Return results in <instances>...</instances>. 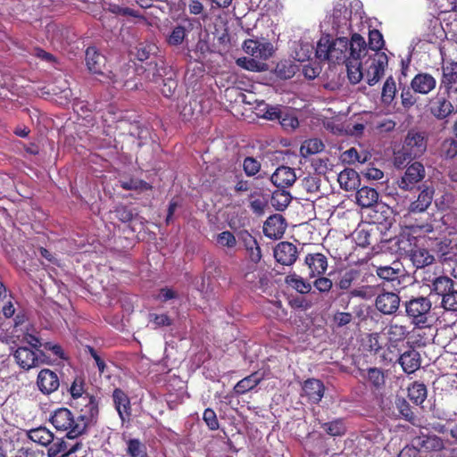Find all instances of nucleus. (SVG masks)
Returning <instances> with one entry per match:
<instances>
[{
    "label": "nucleus",
    "mask_w": 457,
    "mask_h": 457,
    "mask_svg": "<svg viewBox=\"0 0 457 457\" xmlns=\"http://www.w3.org/2000/svg\"><path fill=\"white\" fill-rule=\"evenodd\" d=\"M203 420L210 430L219 429L220 423L213 409L206 408L203 414Z\"/></svg>",
    "instance_id": "nucleus-57"
},
{
    "label": "nucleus",
    "mask_w": 457,
    "mask_h": 457,
    "mask_svg": "<svg viewBox=\"0 0 457 457\" xmlns=\"http://www.w3.org/2000/svg\"><path fill=\"white\" fill-rule=\"evenodd\" d=\"M269 120H278L286 131H293L299 126L297 116H259Z\"/></svg>",
    "instance_id": "nucleus-46"
},
{
    "label": "nucleus",
    "mask_w": 457,
    "mask_h": 457,
    "mask_svg": "<svg viewBox=\"0 0 457 457\" xmlns=\"http://www.w3.org/2000/svg\"><path fill=\"white\" fill-rule=\"evenodd\" d=\"M411 260L417 269L426 270V267L432 264L435 258L432 254H430L428 250L425 248H417L411 250Z\"/></svg>",
    "instance_id": "nucleus-33"
},
{
    "label": "nucleus",
    "mask_w": 457,
    "mask_h": 457,
    "mask_svg": "<svg viewBox=\"0 0 457 457\" xmlns=\"http://www.w3.org/2000/svg\"><path fill=\"white\" fill-rule=\"evenodd\" d=\"M405 316L411 324L417 328H424L431 326L433 319L432 301L428 296L411 295L403 301Z\"/></svg>",
    "instance_id": "nucleus-1"
},
{
    "label": "nucleus",
    "mask_w": 457,
    "mask_h": 457,
    "mask_svg": "<svg viewBox=\"0 0 457 457\" xmlns=\"http://www.w3.org/2000/svg\"><path fill=\"white\" fill-rule=\"evenodd\" d=\"M359 274H360L359 271L356 270H353V269L345 271L340 277L337 285L338 286V287L340 289L346 290V289L350 288L353 282L357 279V278L359 277Z\"/></svg>",
    "instance_id": "nucleus-52"
},
{
    "label": "nucleus",
    "mask_w": 457,
    "mask_h": 457,
    "mask_svg": "<svg viewBox=\"0 0 457 457\" xmlns=\"http://www.w3.org/2000/svg\"><path fill=\"white\" fill-rule=\"evenodd\" d=\"M337 181L341 188L351 191L359 185V175L353 169H345L338 174Z\"/></svg>",
    "instance_id": "nucleus-35"
},
{
    "label": "nucleus",
    "mask_w": 457,
    "mask_h": 457,
    "mask_svg": "<svg viewBox=\"0 0 457 457\" xmlns=\"http://www.w3.org/2000/svg\"><path fill=\"white\" fill-rule=\"evenodd\" d=\"M27 436L31 441L43 446H48L54 442V436L50 429L42 426L29 429Z\"/></svg>",
    "instance_id": "nucleus-30"
},
{
    "label": "nucleus",
    "mask_w": 457,
    "mask_h": 457,
    "mask_svg": "<svg viewBox=\"0 0 457 457\" xmlns=\"http://www.w3.org/2000/svg\"><path fill=\"white\" fill-rule=\"evenodd\" d=\"M249 208L251 211L258 215H263L266 207L268 206V199L267 197L261 192L254 191L252 192L249 196Z\"/></svg>",
    "instance_id": "nucleus-36"
},
{
    "label": "nucleus",
    "mask_w": 457,
    "mask_h": 457,
    "mask_svg": "<svg viewBox=\"0 0 457 457\" xmlns=\"http://www.w3.org/2000/svg\"><path fill=\"white\" fill-rule=\"evenodd\" d=\"M398 362L405 373L412 374L420 367V355L412 348L402 353Z\"/></svg>",
    "instance_id": "nucleus-26"
},
{
    "label": "nucleus",
    "mask_w": 457,
    "mask_h": 457,
    "mask_svg": "<svg viewBox=\"0 0 457 457\" xmlns=\"http://www.w3.org/2000/svg\"><path fill=\"white\" fill-rule=\"evenodd\" d=\"M372 230L373 228H370V225L359 226L353 232L356 244L362 248L371 245L373 237Z\"/></svg>",
    "instance_id": "nucleus-40"
},
{
    "label": "nucleus",
    "mask_w": 457,
    "mask_h": 457,
    "mask_svg": "<svg viewBox=\"0 0 457 457\" xmlns=\"http://www.w3.org/2000/svg\"><path fill=\"white\" fill-rule=\"evenodd\" d=\"M359 374L361 378L366 379L370 385L375 389H381L386 383L385 374L381 369L368 368L359 369Z\"/></svg>",
    "instance_id": "nucleus-27"
},
{
    "label": "nucleus",
    "mask_w": 457,
    "mask_h": 457,
    "mask_svg": "<svg viewBox=\"0 0 457 457\" xmlns=\"http://www.w3.org/2000/svg\"><path fill=\"white\" fill-rule=\"evenodd\" d=\"M112 401L116 411L122 421L131 416V403L129 395L120 388H115L112 392Z\"/></svg>",
    "instance_id": "nucleus-20"
},
{
    "label": "nucleus",
    "mask_w": 457,
    "mask_h": 457,
    "mask_svg": "<svg viewBox=\"0 0 457 457\" xmlns=\"http://www.w3.org/2000/svg\"><path fill=\"white\" fill-rule=\"evenodd\" d=\"M154 48L155 46L153 45L139 44L137 47L136 56L141 62L145 61L150 57Z\"/></svg>",
    "instance_id": "nucleus-63"
},
{
    "label": "nucleus",
    "mask_w": 457,
    "mask_h": 457,
    "mask_svg": "<svg viewBox=\"0 0 457 457\" xmlns=\"http://www.w3.org/2000/svg\"><path fill=\"white\" fill-rule=\"evenodd\" d=\"M343 116H324L322 120L324 128L334 135L337 136H361L364 130V125L356 123L352 125L348 121L342 120Z\"/></svg>",
    "instance_id": "nucleus-7"
},
{
    "label": "nucleus",
    "mask_w": 457,
    "mask_h": 457,
    "mask_svg": "<svg viewBox=\"0 0 457 457\" xmlns=\"http://www.w3.org/2000/svg\"><path fill=\"white\" fill-rule=\"evenodd\" d=\"M12 356L16 364L24 370L40 366L44 363H48V357L44 351L39 353L30 349L29 346H19L13 352Z\"/></svg>",
    "instance_id": "nucleus-8"
},
{
    "label": "nucleus",
    "mask_w": 457,
    "mask_h": 457,
    "mask_svg": "<svg viewBox=\"0 0 457 457\" xmlns=\"http://www.w3.org/2000/svg\"><path fill=\"white\" fill-rule=\"evenodd\" d=\"M115 217L121 222L127 223L133 220L134 212L126 205L117 206L114 210Z\"/></svg>",
    "instance_id": "nucleus-60"
},
{
    "label": "nucleus",
    "mask_w": 457,
    "mask_h": 457,
    "mask_svg": "<svg viewBox=\"0 0 457 457\" xmlns=\"http://www.w3.org/2000/svg\"><path fill=\"white\" fill-rule=\"evenodd\" d=\"M441 156L445 159H453L457 156V140L453 138L445 139L440 146Z\"/></svg>",
    "instance_id": "nucleus-49"
},
{
    "label": "nucleus",
    "mask_w": 457,
    "mask_h": 457,
    "mask_svg": "<svg viewBox=\"0 0 457 457\" xmlns=\"http://www.w3.org/2000/svg\"><path fill=\"white\" fill-rule=\"evenodd\" d=\"M320 427L331 436H342L345 435L347 430L345 420L341 418L329 422H324Z\"/></svg>",
    "instance_id": "nucleus-43"
},
{
    "label": "nucleus",
    "mask_w": 457,
    "mask_h": 457,
    "mask_svg": "<svg viewBox=\"0 0 457 457\" xmlns=\"http://www.w3.org/2000/svg\"><path fill=\"white\" fill-rule=\"evenodd\" d=\"M376 272L380 278L386 281H394L399 278L400 270L386 265L377 267Z\"/></svg>",
    "instance_id": "nucleus-50"
},
{
    "label": "nucleus",
    "mask_w": 457,
    "mask_h": 457,
    "mask_svg": "<svg viewBox=\"0 0 457 457\" xmlns=\"http://www.w3.org/2000/svg\"><path fill=\"white\" fill-rule=\"evenodd\" d=\"M304 262L309 268L311 278L325 274L328 269V258L320 253H308Z\"/></svg>",
    "instance_id": "nucleus-22"
},
{
    "label": "nucleus",
    "mask_w": 457,
    "mask_h": 457,
    "mask_svg": "<svg viewBox=\"0 0 457 457\" xmlns=\"http://www.w3.org/2000/svg\"><path fill=\"white\" fill-rule=\"evenodd\" d=\"M286 282L301 294H307L312 289L311 284L296 274L287 276Z\"/></svg>",
    "instance_id": "nucleus-47"
},
{
    "label": "nucleus",
    "mask_w": 457,
    "mask_h": 457,
    "mask_svg": "<svg viewBox=\"0 0 457 457\" xmlns=\"http://www.w3.org/2000/svg\"><path fill=\"white\" fill-rule=\"evenodd\" d=\"M387 63L388 58L384 52L375 51L370 53L369 57L362 62L361 68H360L361 80L365 79L370 86L376 85L385 75Z\"/></svg>",
    "instance_id": "nucleus-5"
},
{
    "label": "nucleus",
    "mask_w": 457,
    "mask_h": 457,
    "mask_svg": "<svg viewBox=\"0 0 457 457\" xmlns=\"http://www.w3.org/2000/svg\"><path fill=\"white\" fill-rule=\"evenodd\" d=\"M384 46L382 34L378 29H373L369 33V49L370 53L380 51Z\"/></svg>",
    "instance_id": "nucleus-54"
},
{
    "label": "nucleus",
    "mask_w": 457,
    "mask_h": 457,
    "mask_svg": "<svg viewBox=\"0 0 457 457\" xmlns=\"http://www.w3.org/2000/svg\"><path fill=\"white\" fill-rule=\"evenodd\" d=\"M457 80V62H452L446 67H444L443 80L442 82L447 85Z\"/></svg>",
    "instance_id": "nucleus-59"
},
{
    "label": "nucleus",
    "mask_w": 457,
    "mask_h": 457,
    "mask_svg": "<svg viewBox=\"0 0 457 457\" xmlns=\"http://www.w3.org/2000/svg\"><path fill=\"white\" fill-rule=\"evenodd\" d=\"M120 187L125 190L144 192L152 189V186L143 179L129 178L120 181Z\"/></svg>",
    "instance_id": "nucleus-45"
},
{
    "label": "nucleus",
    "mask_w": 457,
    "mask_h": 457,
    "mask_svg": "<svg viewBox=\"0 0 457 457\" xmlns=\"http://www.w3.org/2000/svg\"><path fill=\"white\" fill-rule=\"evenodd\" d=\"M436 85V79L428 73H419L417 74L411 82L412 90L420 94H428L431 92Z\"/></svg>",
    "instance_id": "nucleus-25"
},
{
    "label": "nucleus",
    "mask_w": 457,
    "mask_h": 457,
    "mask_svg": "<svg viewBox=\"0 0 457 457\" xmlns=\"http://www.w3.org/2000/svg\"><path fill=\"white\" fill-rule=\"evenodd\" d=\"M186 29L183 26H176L173 28L170 36L167 38V42L170 46H179L182 44L186 37Z\"/></svg>",
    "instance_id": "nucleus-55"
},
{
    "label": "nucleus",
    "mask_w": 457,
    "mask_h": 457,
    "mask_svg": "<svg viewBox=\"0 0 457 457\" xmlns=\"http://www.w3.org/2000/svg\"><path fill=\"white\" fill-rule=\"evenodd\" d=\"M347 51L348 39L346 37L333 39L329 35H324L317 43L315 54L320 61H328L332 63L346 62Z\"/></svg>",
    "instance_id": "nucleus-3"
},
{
    "label": "nucleus",
    "mask_w": 457,
    "mask_h": 457,
    "mask_svg": "<svg viewBox=\"0 0 457 457\" xmlns=\"http://www.w3.org/2000/svg\"><path fill=\"white\" fill-rule=\"evenodd\" d=\"M441 307L447 312H457V288L454 287L441 301Z\"/></svg>",
    "instance_id": "nucleus-51"
},
{
    "label": "nucleus",
    "mask_w": 457,
    "mask_h": 457,
    "mask_svg": "<svg viewBox=\"0 0 457 457\" xmlns=\"http://www.w3.org/2000/svg\"><path fill=\"white\" fill-rule=\"evenodd\" d=\"M94 420L86 417L85 414H79L74 416L71 414V421L70 422V428H67L66 437L69 439H77L87 432L88 426Z\"/></svg>",
    "instance_id": "nucleus-23"
},
{
    "label": "nucleus",
    "mask_w": 457,
    "mask_h": 457,
    "mask_svg": "<svg viewBox=\"0 0 457 457\" xmlns=\"http://www.w3.org/2000/svg\"><path fill=\"white\" fill-rule=\"evenodd\" d=\"M412 443L419 447L420 451L440 452L445 449L444 440L436 435H422L412 439Z\"/></svg>",
    "instance_id": "nucleus-21"
},
{
    "label": "nucleus",
    "mask_w": 457,
    "mask_h": 457,
    "mask_svg": "<svg viewBox=\"0 0 457 457\" xmlns=\"http://www.w3.org/2000/svg\"><path fill=\"white\" fill-rule=\"evenodd\" d=\"M276 261L287 266H291L295 262L298 257L297 247L290 242L282 241L278 243L273 251Z\"/></svg>",
    "instance_id": "nucleus-15"
},
{
    "label": "nucleus",
    "mask_w": 457,
    "mask_h": 457,
    "mask_svg": "<svg viewBox=\"0 0 457 457\" xmlns=\"http://www.w3.org/2000/svg\"><path fill=\"white\" fill-rule=\"evenodd\" d=\"M433 428L438 433L449 434L452 439V445H453L450 452L451 457H457V422L453 423V425L449 423L448 427L445 424L437 423Z\"/></svg>",
    "instance_id": "nucleus-41"
},
{
    "label": "nucleus",
    "mask_w": 457,
    "mask_h": 457,
    "mask_svg": "<svg viewBox=\"0 0 457 457\" xmlns=\"http://www.w3.org/2000/svg\"><path fill=\"white\" fill-rule=\"evenodd\" d=\"M295 170L287 166H280L276 169L270 177V181L278 188H287L295 182Z\"/></svg>",
    "instance_id": "nucleus-19"
},
{
    "label": "nucleus",
    "mask_w": 457,
    "mask_h": 457,
    "mask_svg": "<svg viewBox=\"0 0 457 457\" xmlns=\"http://www.w3.org/2000/svg\"><path fill=\"white\" fill-rule=\"evenodd\" d=\"M425 177V168L418 162L411 164L404 174L397 181L398 187L403 190H412Z\"/></svg>",
    "instance_id": "nucleus-9"
},
{
    "label": "nucleus",
    "mask_w": 457,
    "mask_h": 457,
    "mask_svg": "<svg viewBox=\"0 0 457 457\" xmlns=\"http://www.w3.org/2000/svg\"><path fill=\"white\" fill-rule=\"evenodd\" d=\"M408 397L416 405L424 403L427 398V387L423 383L414 382L408 387Z\"/></svg>",
    "instance_id": "nucleus-42"
},
{
    "label": "nucleus",
    "mask_w": 457,
    "mask_h": 457,
    "mask_svg": "<svg viewBox=\"0 0 457 457\" xmlns=\"http://www.w3.org/2000/svg\"><path fill=\"white\" fill-rule=\"evenodd\" d=\"M82 443L76 441L74 444L67 443L63 437L54 438L48 445L47 456L48 457H74V454L82 449ZM77 457V456H75Z\"/></svg>",
    "instance_id": "nucleus-10"
},
{
    "label": "nucleus",
    "mask_w": 457,
    "mask_h": 457,
    "mask_svg": "<svg viewBox=\"0 0 457 457\" xmlns=\"http://www.w3.org/2000/svg\"><path fill=\"white\" fill-rule=\"evenodd\" d=\"M434 192L435 190L432 187H425L419 194L418 198L411 204V212H425L432 203Z\"/></svg>",
    "instance_id": "nucleus-28"
},
{
    "label": "nucleus",
    "mask_w": 457,
    "mask_h": 457,
    "mask_svg": "<svg viewBox=\"0 0 457 457\" xmlns=\"http://www.w3.org/2000/svg\"><path fill=\"white\" fill-rule=\"evenodd\" d=\"M286 228L287 222L283 216L280 214H273L264 222L263 233L270 239H279L283 237Z\"/></svg>",
    "instance_id": "nucleus-16"
},
{
    "label": "nucleus",
    "mask_w": 457,
    "mask_h": 457,
    "mask_svg": "<svg viewBox=\"0 0 457 457\" xmlns=\"http://www.w3.org/2000/svg\"><path fill=\"white\" fill-rule=\"evenodd\" d=\"M427 149L425 136L413 129L410 130L405 137L403 147L395 154V164L401 166L404 162H411L421 156Z\"/></svg>",
    "instance_id": "nucleus-4"
},
{
    "label": "nucleus",
    "mask_w": 457,
    "mask_h": 457,
    "mask_svg": "<svg viewBox=\"0 0 457 457\" xmlns=\"http://www.w3.org/2000/svg\"><path fill=\"white\" fill-rule=\"evenodd\" d=\"M285 189L278 188V190L272 193L270 203L278 211L285 210L292 200L290 193Z\"/></svg>",
    "instance_id": "nucleus-39"
},
{
    "label": "nucleus",
    "mask_w": 457,
    "mask_h": 457,
    "mask_svg": "<svg viewBox=\"0 0 457 457\" xmlns=\"http://www.w3.org/2000/svg\"><path fill=\"white\" fill-rule=\"evenodd\" d=\"M297 70L298 68L295 64L291 62L283 61L277 64L275 71L280 79H288L294 77Z\"/></svg>",
    "instance_id": "nucleus-48"
},
{
    "label": "nucleus",
    "mask_w": 457,
    "mask_h": 457,
    "mask_svg": "<svg viewBox=\"0 0 457 457\" xmlns=\"http://www.w3.org/2000/svg\"><path fill=\"white\" fill-rule=\"evenodd\" d=\"M451 100L450 87L447 90L446 96L445 94H438L430 101V109L433 113L438 114H453L454 112L453 104Z\"/></svg>",
    "instance_id": "nucleus-24"
},
{
    "label": "nucleus",
    "mask_w": 457,
    "mask_h": 457,
    "mask_svg": "<svg viewBox=\"0 0 457 457\" xmlns=\"http://www.w3.org/2000/svg\"><path fill=\"white\" fill-rule=\"evenodd\" d=\"M71 395L73 398L81 396L86 394L85 391V380L81 377H76L70 387Z\"/></svg>",
    "instance_id": "nucleus-61"
},
{
    "label": "nucleus",
    "mask_w": 457,
    "mask_h": 457,
    "mask_svg": "<svg viewBox=\"0 0 457 457\" xmlns=\"http://www.w3.org/2000/svg\"><path fill=\"white\" fill-rule=\"evenodd\" d=\"M126 442V453L129 457H149L146 445L138 438H129Z\"/></svg>",
    "instance_id": "nucleus-37"
},
{
    "label": "nucleus",
    "mask_w": 457,
    "mask_h": 457,
    "mask_svg": "<svg viewBox=\"0 0 457 457\" xmlns=\"http://www.w3.org/2000/svg\"><path fill=\"white\" fill-rule=\"evenodd\" d=\"M302 390V396H306L312 403H319L324 395L325 386L320 379L308 378L303 382Z\"/></svg>",
    "instance_id": "nucleus-18"
},
{
    "label": "nucleus",
    "mask_w": 457,
    "mask_h": 457,
    "mask_svg": "<svg viewBox=\"0 0 457 457\" xmlns=\"http://www.w3.org/2000/svg\"><path fill=\"white\" fill-rule=\"evenodd\" d=\"M386 328L388 340L393 344L403 341L409 334L408 328L398 323L390 322Z\"/></svg>",
    "instance_id": "nucleus-38"
},
{
    "label": "nucleus",
    "mask_w": 457,
    "mask_h": 457,
    "mask_svg": "<svg viewBox=\"0 0 457 457\" xmlns=\"http://www.w3.org/2000/svg\"><path fill=\"white\" fill-rule=\"evenodd\" d=\"M104 57L95 47H88L86 51V64L92 73H102L104 65Z\"/></svg>",
    "instance_id": "nucleus-32"
},
{
    "label": "nucleus",
    "mask_w": 457,
    "mask_h": 457,
    "mask_svg": "<svg viewBox=\"0 0 457 457\" xmlns=\"http://www.w3.org/2000/svg\"><path fill=\"white\" fill-rule=\"evenodd\" d=\"M324 149V144L320 139L313 138L305 140L300 148L302 156L307 157L308 155L315 154Z\"/></svg>",
    "instance_id": "nucleus-44"
},
{
    "label": "nucleus",
    "mask_w": 457,
    "mask_h": 457,
    "mask_svg": "<svg viewBox=\"0 0 457 457\" xmlns=\"http://www.w3.org/2000/svg\"><path fill=\"white\" fill-rule=\"evenodd\" d=\"M37 385L43 394L49 395L58 389L60 381L54 371L49 369H43L37 375Z\"/></svg>",
    "instance_id": "nucleus-17"
},
{
    "label": "nucleus",
    "mask_w": 457,
    "mask_h": 457,
    "mask_svg": "<svg viewBox=\"0 0 457 457\" xmlns=\"http://www.w3.org/2000/svg\"><path fill=\"white\" fill-rule=\"evenodd\" d=\"M396 92L395 82L392 77L386 79L382 88L381 97L383 102L390 103Z\"/></svg>",
    "instance_id": "nucleus-53"
},
{
    "label": "nucleus",
    "mask_w": 457,
    "mask_h": 457,
    "mask_svg": "<svg viewBox=\"0 0 457 457\" xmlns=\"http://www.w3.org/2000/svg\"><path fill=\"white\" fill-rule=\"evenodd\" d=\"M397 409L402 417H403L408 421H413L415 419V414L411 410L410 404L406 402V400L402 399L397 402Z\"/></svg>",
    "instance_id": "nucleus-62"
},
{
    "label": "nucleus",
    "mask_w": 457,
    "mask_h": 457,
    "mask_svg": "<svg viewBox=\"0 0 457 457\" xmlns=\"http://www.w3.org/2000/svg\"><path fill=\"white\" fill-rule=\"evenodd\" d=\"M245 173L249 176L256 175L261 170V163L253 157H245L243 162Z\"/></svg>",
    "instance_id": "nucleus-56"
},
{
    "label": "nucleus",
    "mask_w": 457,
    "mask_h": 457,
    "mask_svg": "<svg viewBox=\"0 0 457 457\" xmlns=\"http://www.w3.org/2000/svg\"><path fill=\"white\" fill-rule=\"evenodd\" d=\"M239 242H241L247 253L251 262L257 264L262 258L261 247L256 238L248 230H240L237 233Z\"/></svg>",
    "instance_id": "nucleus-14"
},
{
    "label": "nucleus",
    "mask_w": 457,
    "mask_h": 457,
    "mask_svg": "<svg viewBox=\"0 0 457 457\" xmlns=\"http://www.w3.org/2000/svg\"><path fill=\"white\" fill-rule=\"evenodd\" d=\"M378 200V193L370 187H362L356 193L357 204L362 208H369L375 205Z\"/></svg>",
    "instance_id": "nucleus-31"
},
{
    "label": "nucleus",
    "mask_w": 457,
    "mask_h": 457,
    "mask_svg": "<svg viewBox=\"0 0 457 457\" xmlns=\"http://www.w3.org/2000/svg\"><path fill=\"white\" fill-rule=\"evenodd\" d=\"M400 296L394 292H382L375 300V306L384 315L395 314L400 307Z\"/></svg>",
    "instance_id": "nucleus-12"
},
{
    "label": "nucleus",
    "mask_w": 457,
    "mask_h": 457,
    "mask_svg": "<svg viewBox=\"0 0 457 457\" xmlns=\"http://www.w3.org/2000/svg\"><path fill=\"white\" fill-rule=\"evenodd\" d=\"M13 457H45V453L43 451L22 447L16 452Z\"/></svg>",
    "instance_id": "nucleus-64"
},
{
    "label": "nucleus",
    "mask_w": 457,
    "mask_h": 457,
    "mask_svg": "<svg viewBox=\"0 0 457 457\" xmlns=\"http://www.w3.org/2000/svg\"><path fill=\"white\" fill-rule=\"evenodd\" d=\"M349 55H346L347 76L351 83L357 84L361 81V73L360 68L362 65V58H368L370 51L367 47L366 41L359 34H353L348 40Z\"/></svg>",
    "instance_id": "nucleus-2"
},
{
    "label": "nucleus",
    "mask_w": 457,
    "mask_h": 457,
    "mask_svg": "<svg viewBox=\"0 0 457 457\" xmlns=\"http://www.w3.org/2000/svg\"><path fill=\"white\" fill-rule=\"evenodd\" d=\"M420 275L421 281L429 287L430 294L441 296L442 299L456 286V283L451 278L438 275L430 271V270H421Z\"/></svg>",
    "instance_id": "nucleus-6"
},
{
    "label": "nucleus",
    "mask_w": 457,
    "mask_h": 457,
    "mask_svg": "<svg viewBox=\"0 0 457 457\" xmlns=\"http://www.w3.org/2000/svg\"><path fill=\"white\" fill-rule=\"evenodd\" d=\"M263 377L258 372H253L251 375L239 380L234 386V391L237 395H244L257 386L262 380Z\"/></svg>",
    "instance_id": "nucleus-34"
},
{
    "label": "nucleus",
    "mask_w": 457,
    "mask_h": 457,
    "mask_svg": "<svg viewBox=\"0 0 457 457\" xmlns=\"http://www.w3.org/2000/svg\"><path fill=\"white\" fill-rule=\"evenodd\" d=\"M71 411L68 408H59L55 410L50 417V421L58 431L66 432L70 428L71 421Z\"/></svg>",
    "instance_id": "nucleus-29"
},
{
    "label": "nucleus",
    "mask_w": 457,
    "mask_h": 457,
    "mask_svg": "<svg viewBox=\"0 0 457 457\" xmlns=\"http://www.w3.org/2000/svg\"><path fill=\"white\" fill-rule=\"evenodd\" d=\"M243 48L246 54L264 61L271 57L274 52V47L271 43L255 39L245 40Z\"/></svg>",
    "instance_id": "nucleus-13"
},
{
    "label": "nucleus",
    "mask_w": 457,
    "mask_h": 457,
    "mask_svg": "<svg viewBox=\"0 0 457 457\" xmlns=\"http://www.w3.org/2000/svg\"><path fill=\"white\" fill-rule=\"evenodd\" d=\"M217 243L224 247L233 248L237 245L234 234L228 230L219 233L216 237Z\"/></svg>",
    "instance_id": "nucleus-58"
},
{
    "label": "nucleus",
    "mask_w": 457,
    "mask_h": 457,
    "mask_svg": "<svg viewBox=\"0 0 457 457\" xmlns=\"http://www.w3.org/2000/svg\"><path fill=\"white\" fill-rule=\"evenodd\" d=\"M71 405L79 411L80 414L95 420L98 415V402L96 397L89 393L72 399Z\"/></svg>",
    "instance_id": "nucleus-11"
}]
</instances>
